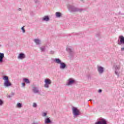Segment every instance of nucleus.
I'll return each mask as SVG.
<instances>
[{
    "label": "nucleus",
    "instance_id": "dca6fc26",
    "mask_svg": "<svg viewBox=\"0 0 124 124\" xmlns=\"http://www.w3.org/2000/svg\"><path fill=\"white\" fill-rule=\"evenodd\" d=\"M56 15L57 17H61L62 16V14H61V13L56 12Z\"/></svg>",
    "mask_w": 124,
    "mask_h": 124
},
{
    "label": "nucleus",
    "instance_id": "9d476101",
    "mask_svg": "<svg viewBox=\"0 0 124 124\" xmlns=\"http://www.w3.org/2000/svg\"><path fill=\"white\" fill-rule=\"evenodd\" d=\"M60 64V68H62V69H64V68H65L66 65H65L64 63L61 62Z\"/></svg>",
    "mask_w": 124,
    "mask_h": 124
},
{
    "label": "nucleus",
    "instance_id": "1a4fd4ad",
    "mask_svg": "<svg viewBox=\"0 0 124 124\" xmlns=\"http://www.w3.org/2000/svg\"><path fill=\"white\" fill-rule=\"evenodd\" d=\"M103 67L101 66L98 67V71L99 72V73H103Z\"/></svg>",
    "mask_w": 124,
    "mask_h": 124
},
{
    "label": "nucleus",
    "instance_id": "a211bd4d",
    "mask_svg": "<svg viewBox=\"0 0 124 124\" xmlns=\"http://www.w3.org/2000/svg\"><path fill=\"white\" fill-rule=\"evenodd\" d=\"M16 107L18 108H21L22 107V104L20 103H18L16 104Z\"/></svg>",
    "mask_w": 124,
    "mask_h": 124
},
{
    "label": "nucleus",
    "instance_id": "7ed1b4c3",
    "mask_svg": "<svg viewBox=\"0 0 124 124\" xmlns=\"http://www.w3.org/2000/svg\"><path fill=\"white\" fill-rule=\"evenodd\" d=\"M73 113L75 116H78L79 114V110L76 107H73L72 108Z\"/></svg>",
    "mask_w": 124,
    "mask_h": 124
},
{
    "label": "nucleus",
    "instance_id": "b1692460",
    "mask_svg": "<svg viewBox=\"0 0 124 124\" xmlns=\"http://www.w3.org/2000/svg\"><path fill=\"white\" fill-rule=\"evenodd\" d=\"M25 85H26V83H25L24 82L22 83V87H25Z\"/></svg>",
    "mask_w": 124,
    "mask_h": 124
},
{
    "label": "nucleus",
    "instance_id": "cd10ccee",
    "mask_svg": "<svg viewBox=\"0 0 124 124\" xmlns=\"http://www.w3.org/2000/svg\"><path fill=\"white\" fill-rule=\"evenodd\" d=\"M115 74H118V72H117V71H115Z\"/></svg>",
    "mask_w": 124,
    "mask_h": 124
},
{
    "label": "nucleus",
    "instance_id": "f8f14e48",
    "mask_svg": "<svg viewBox=\"0 0 124 124\" xmlns=\"http://www.w3.org/2000/svg\"><path fill=\"white\" fill-rule=\"evenodd\" d=\"M43 21H48L49 20V17L48 16H45L43 18Z\"/></svg>",
    "mask_w": 124,
    "mask_h": 124
},
{
    "label": "nucleus",
    "instance_id": "ddd939ff",
    "mask_svg": "<svg viewBox=\"0 0 124 124\" xmlns=\"http://www.w3.org/2000/svg\"><path fill=\"white\" fill-rule=\"evenodd\" d=\"M55 61H56V62H57V63H59L61 64L62 63L61 60H60V59H56Z\"/></svg>",
    "mask_w": 124,
    "mask_h": 124
},
{
    "label": "nucleus",
    "instance_id": "9b49d317",
    "mask_svg": "<svg viewBox=\"0 0 124 124\" xmlns=\"http://www.w3.org/2000/svg\"><path fill=\"white\" fill-rule=\"evenodd\" d=\"M51 123V120L49 118H47L45 119V124H50Z\"/></svg>",
    "mask_w": 124,
    "mask_h": 124
},
{
    "label": "nucleus",
    "instance_id": "393cba45",
    "mask_svg": "<svg viewBox=\"0 0 124 124\" xmlns=\"http://www.w3.org/2000/svg\"><path fill=\"white\" fill-rule=\"evenodd\" d=\"M41 50L42 51H44V50H45L44 47H41Z\"/></svg>",
    "mask_w": 124,
    "mask_h": 124
},
{
    "label": "nucleus",
    "instance_id": "4468645a",
    "mask_svg": "<svg viewBox=\"0 0 124 124\" xmlns=\"http://www.w3.org/2000/svg\"><path fill=\"white\" fill-rule=\"evenodd\" d=\"M23 80L26 83V84H30V82L29 79L27 78H24Z\"/></svg>",
    "mask_w": 124,
    "mask_h": 124
},
{
    "label": "nucleus",
    "instance_id": "0eeeda50",
    "mask_svg": "<svg viewBox=\"0 0 124 124\" xmlns=\"http://www.w3.org/2000/svg\"><path fill=\"white\" fill-rule=\"evenodd\" d=\"M74 82H75V80L73 79H69V82L67 84V86L72 85V84H73Z\"/></svg>",
    "mask_w": 124,
    "mask_h": 124
},
{
    "label": "nucleus",
    "instance_id": "c756f323",
    "mask_svg": "<svg viewBox=\"0 0 124 124\" xmlns=\"http://www.w3.org/2000/svg\"><path fill=\"white\" fill-rule=\"evenodd\" d=\"M9 97H10V96H9Z\"/></svg>",
    "mask_w": 124,
    "mask_h": 124
},
{
    "label": "nucleus",
    "instance_id": "20e7f679",
    "mask_svg": "<svg viewBox=\"0 0 124 124\" xmlns=\"http://www.w3.org/2000/svg\"><path fill=\"white\" fill-rule=\"evenodd\" d=\"M120 42L118 43L119 45H124V37L123 35L119 36Z\"/></svg>",
    "mask_w": 124,
    "mask_h": 124
},
{
    "label": "nucleus",
    "instance_id": "4be33fe9",
    "mask_svg": "<svg viewBox=\"0 0 124 124\" xmlns=\"http://www.w3.org/2000/svg\"><path fill=\"white\" fill-rule=\"evenodd\" d=\"M43 117H46L47 116V113L44 112L43 115Z\"/></svg>",
    "mask_w": 124,
    "mask_h": 124
},
{
    "label": "nucleus",
    "instance_id": "423d86ee",
    "mask_svg": "<svg viewBox=\"0 0 124 124\" xmlns=\"http://www.w3.org/2000/svg\"><path fill=\"white\" fill-rule=\"evenodd\" d=\"M25 58H26V56H25V54L23 53H21L20 54H19L18 56L17 57V59L19 60H23Z\"/></svg>",
    "mask_w": 124,
    "mask_h": 124
},
{
    "label": "nucleus",
    "instance_id": "f3484780",
    "mask_svg": "<svg viewBox=\"0 0 124 124\" xmlns=\"http://www.w3.org/2000/svg\"><path fill=\"white\" fill-rule=\"evenodd\" d=\"M33 91L34 92V93H38V89H37V88H35V87H33Z\"/></svg>",
    "mask_w": 124,
    "mask_h": 124
},
{
    "label": "nucleus",
    "instance_id": "aec40b11",
    "mask_svg": "<svg viewBox=\"0 0 124 124\" xmlns=\"http://www.w3.org/2000/svg\"><path fill=\"white\" fill-rule=\"evenodd\" d=\"M3 104V101L0 99V105H2Z\"/></svg>",
    "mask_w": 124,
    "mask_h": 124
},
{
    "label": "nucleus",
    "instance_id": "6e6552de",
    "mask_svg": "<svg viewBox=\"0 0 124 124\" xmlns=\"http://www.w3.org/2000/svg\"><path fill=\"white\" fill-rule=\"evenodd\" d=\"M3 58H4V54L0 53V62H2Z\"/></svg>",
    "mask_w": 124,
    "mask_h": 124
},
{
    "label": "nucleus",
    "instance_id": "bb28decb",
    "mask_svg": "<svg viewBox=\"0 0 124 124\" xmlns=\"http://www.w3.org/2000/svg\"><path fill=\"white\" fill-rule=\"evenodd\" d=\"M121 51H124V47L121 48Z\"/></svg>",
    "mask_w": 124,
    "mask_h": 124
},
{
    "label": "nucleus",
    "instance_id": "39448f33",
    "mask_svg": "<svg viewBox=\"0 0 124 124\" xmlns=\"http://www.w3.org/2000/svg\"><path fill=\"white\" fill-rule=\"evenodd\" d=\"M95 124H107V122L105 119H102L97 122H96Z\"/></svg>",
    "mask_w": 124,
    "mask_h": 124
},
{
    "label": "nucleus",
    "instance_id": "7c9ffc66",
    "mask_svg": "<svg viewBox=\"0 0 124 124\" xmlns=\"http://www.w3.org/2000/svg\"><path fill=\"white\" fill-rule=\"evenodd\" d=\"M70 51H71V50L70 49Z\"/></svg>",
    "mask_w": 124,
    "mask_h": 124
},
{
    "label": "nucleus",
    "instance_id": "2eb2a0df",
    "mask_svg": "<svg viewBox=\"0 0 124 124\" xmlns=\"http://www.w3.org/2000/svg\"><path fill=\"white\" fill-rule=\"evenodd\" d=\"M34 42H35L36 44H40V41L37 39L34 40Z\"/></svg>",
    "mask_w": 124,
    "mask_h": 124
},
{
    "label": "nucleus",
    "instance_id": "f03ea898",
    "mask_svg": "<svg viewBox=\"0 0 124 124\" xmlns=\"http://www.w3.org/2000/svg\"><path fill=\"white\" fill-rule=\"evenodd\" d=\"M45 87L49 88V85H50L51 83H52V81L49 79H46L45 80Z\"/></svg>",
    "mask_w": 124,
    "mask_h": 124
},
{
    "label": "nucleus",
    "instance_id": "c85d7f7f",
    "mask_svg": "<svg viewBox=\"0 0 124 124\" xmlns=\"http://www.w3.org/2000/svg\"><path fill=\"white\" fill-rule=\"evenodd\" d=\"M19 11H21V8L18 9Z\"/></svg>",
    "mask_w": 124,
    "mask_h": 124
},
{
    "label": "nucleus",
    "instance_id": "a878e982",
    "mask_svg": "<svg viewBox=\"0 0 124 124\" xmlns=\"http://www.w3.org/2000/svg\"><path fill=\"white\" fill-rule=\"evenodd\" d=\"M102 92V90H98V92L99 93H101Z\"/></svg>",
    "mask_w": 124,
    "mask_h": 124
},
{
    "label": "nucleus",
    "instance_id": "6ab92c4d",
    "mask_svg": "<svg viewBox=\"0 0 124 124\" xmlns=\"http://www.w3.org/2000/svg\"><path fill=\"white\" fill-rule=\"evenodd\" d=\"M24 28H25V26H23V27H22V28H21V30L23 31V32H25V29H24Z\"/></svg>",
    "mask_w": 124,
    "mask_h": 124
},
{
    "label": "nucleus",
    "instance_id": "5701e85b",
    "mask_svg": "<svg viewBox=\"0 0 124 124\" xmlns=\"http://www.w3.org/2000/svg\"><path fill=\"white\" fill-rule=\"evenodd\" d=\"M119 68H120L119 66H116V68H115V71L118 70V69H119Z\"/></svg>",
    "mask_w": 124,
    "mask_h": 124
},
{
    "label": "nucleus",
    "instance_id": "412c9836",
    "mask_svg": "<svg viewBox=\"0 0 124 124\" xmlns=\"http://www.w3.org/2000/svg\"><path fill=\"white\" fill-rule=\"evenodd\" d=\"M36 106H37L36 103H34L33 104V107H36Z\"/></svg>",
    "mask_w": 124,
    "mask_h": 124
},
{
    "label": "nucleus",
    "instance_id": "f257e3e1",
    "mask_svg": "<svg viewBox=\"0 0 124 124\" xmlns=\"http://www.w3.org/2000/svg\"><path fill=\"white\" fill-rule=\"evenodd\" d=\"M3 80H4V85L5 87H10L12 85L11 82L9 81L8 80V77L7 76H4L3 77Z\"/></svg>",
    "mask_w": 124,
    "mask_h": 124
}]
</instances>
